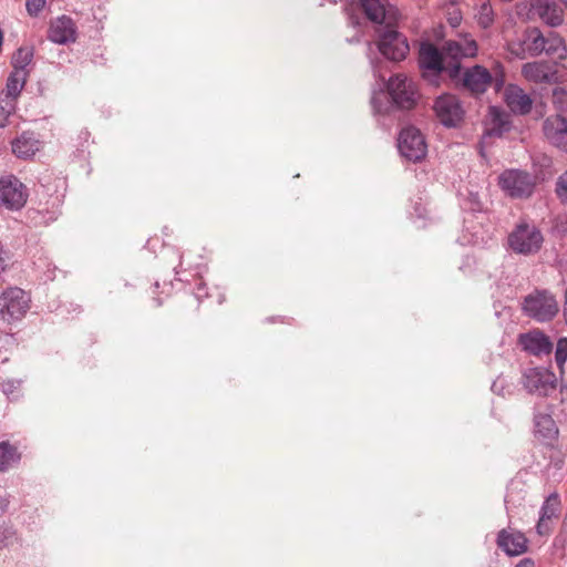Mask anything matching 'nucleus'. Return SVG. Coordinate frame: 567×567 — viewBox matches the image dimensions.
<instances>
[{"label": "nucleus", "mask_w": 567, "mask_h": 567, "mask_svg": "<svg viewBox=\"0 0 567 567\" xmlns=\"http://www.w3.org/2000/svg\"><path fill=\"white\" fill-rule=\"evenodd\" d=\"M48 39L56 44H66L76 39V28L71 18L66 16L59 17L51 22Z\"/></svg>", "instance_id": "nucleus-19"}, {"label": "nucleus", "mask_w": 567, "mask_h": 567, "mask_svg": "<svg viewBox=\"0 0 567 567\" xmlns=\"http://www.w3.org/2000/svg\"><path fill=\"white\" fill-rule=\"evenodd\" d=\"M477 23L483 28H489L494 22V11L488 0H483L478 4L477 13L475 14Z\"/></svg>", "instance_id": "nucleus-31"}, {"label": "nucleus", "mask_w": 567, "mask_h": 567, "mask_svg": "<svg viewBox=\"0 0 567 567\" xmlns=\"http://www.w3.org/2000/svg\"><path fill=\"white\" fill-rule=\"evenodd\" d=\"M30 308L28 293L18 287H10L0 295V317L11 322L20 320Z\"/></svg>", "instance_id": "nucleus-8"}, {"label": "nucleus", "mask_w": 567, "mask_h": 567, "mask_svg": "<svg viewBox=\"0 0 567 567\" xmlns=\"http://www.w3.org/2000/svg\"><path fill=\"white\" fill-rule=\"evenodd\" d=\"M534 422L535 439L546 445H551L558 435V427L553 417L546 413H538L535 415Z\"/></svg>", "instance_id": "nucleus-21"}, {"label": "nucleus", "mask_w": 567, "mask_h": 567, "mask_svg": "<svg viewBox=\"0 0 567 567\" xmlns=\"http://www.w3.org/2000/svg\"><path fill=\"white\" fill-rule=\"evenodd\" d=\"M561 513V502L557 493L550 494L544 502L539 519L536 524V532L539 536H547L553 530L551 519L558 518Z\"/></svg>", "instance_id": "nucleus-15"}, {"label": "nucleus", "mask_w": 567, "mask_h": 567, "mask_svg": "<svg viewBox=\"0 0 567 567\" xmlns=\"http://www.w3.org/2000/svg\"><path fill=\"white\" fill-rule=\"evenodd\" d=\"M555 361L561 369L567 361V337L558 339L555 351Z\"/></svg>", "instance_id": "nucleus-33"}, {"label": "nucleus", "mask_w": 567, "mask_h": 567, "mask_svg": "<svg viewBox=\"0 0 567 567\" xmlns=\"http://www.w3.org/2000/svg\"><path fill=\"white\" fill-rule=\"evenodd\" d=\"M434 106H460L458 101L455 97H451L450 101L446 104H442L440 101L435 103Z\"/></svg>", "instance_id": "nucleus-40"}, {"label": "nucleus", "mask_w": 567, "mask_h": 567, "mask_svg": "<svg viewBox=\"0 0 567 567\" xmlns=\"http://www.w3.org/2000/svg\"><path fill=\"white\" fill-rule=\"evenodd\" d=\"M522 75L529 82L550 83L556 80V70L548 62L534 61L522 66Z\"/></svg>", "instance_id": "nucleus-20"}, {"label": "nucleus", "mask_w": 567, "mask_h": 567, "mask_svg": "<svg viewBox=\"0 0 567 567\" xmlns=\"http://www.w3.org/2000/svg\"><path fill=\"white\" fill-rule=\"evenodd\" d=\"M497 546L508 556H518L527 551L528 540L526 536L513 529H502L497 535Z\"/></svg>", "instance_id": "nucleus-17"}, {"label": "nucleus", "mask_w": 567, "mask_h": 567, "mask_svg": "<svg viewBox=\"0 0 567 567\" xmlns=\"http://www.w3.org/2000/svg\"><path fill=\"white\" fill-rule=\"evenodd\" d=\"M398 147L403 157L411 162H420L427 154V144L423 134L414 126L402 128L398 138Z\"/></svg>", "instance_id": "nucleus-9"}, {"label": "nucleus", "mask_w": 567, "mask_h": 567, "mask_svg": "<svg viewBox=\"0 0 567 567\" xmlns=\"http://www.w3.org/2000/svg\"><path fill=\"white\" fill-rule=\"evenodd\" d=\"M534 9H536V1L534 3L518 2L515 6V14L518 19L527 21L532 19Z\"/></svg>", "instance_id": "nucleus-32"}, {"label": "nucleus", "mask_w": 567, "mask_h": 567, "mask_svg": "<svg viewBox=\"0 0 567 567\" xmlns=\"http://www.w3.org/2000/svg\"><path fill=\"white\" fill-rule=\"evenodd\" d=\"M361 7L369 20L382 23L385 18V9L380 0H360Z\"/></svg>", "instance_id": "nucleus-30"}, {"label": "nucleus", "mask_w": 567, "mask_h": 567, "mask_svg": "<svg viewBox=\"0 0 567 567\" xmlns=\"http://www.w3.org/2000/svg\"><path fill=\"white\" fill-rule=\"evenodd\" d=\"M350 20H351V24L355 25L358 24V21L353 19V17H350Z\"/></svg>", "instance_id": "nucleus-44"}, {"label": "nucleus", "mask_w": 567, "mask_h": 567, "mask_svg": "<svg viewBox=\"0 0 567 567\" xmlns=\"http://www.w3.org/2000/svg\"><path fill=\"white\" fill-rule=\"evenodd\" d=\"M462 86L474 96L483 95L492 86L499 93L505 83V69L501 62H494L491 70L475 64L461 71Z\"/></svg>", "instance_id": "nucleus-2"}, {"label": "nucleus", "mask_w": 567, "mask_h": 567, "mask_svg": "<svg viewBox=\"0 0 567 567\" xmlns=\"http://www.w3.org/2000/svg\"><path fill=\"white\" fill-rule=\"evenodd\" d=\"M503 99L506 106H532V97L517 84H504Z\"/></svg>", "instance_id": "nucleus-24"}, {"label": "nucleus", "mask_w": 567, "mask_h": 567, "mask_svg": "<svg viewBox=\"0 0 567 567\" xmlns=\"http://www.w3.org/2000/svg\"><path fill=\"white\" fill-rule=\"evenodd\" d=\"M522 310L537 322H548L557 316L559 305L548 290H534L524 298Z\"/></svg>", "instance_id": "nucleus-5"}, {"label": "nucleus", "mask_w": 567, "mask_h": 567, "mask_svg": "<svg viewBox=\"0 0 567 567\" xmlns=\"http://www.w3.org/2000/svg\"><path fill=\"white\" fill-rule=\"evenodd\" d=\"M437 120L445 127H458L464 121L463 109H434Z\"/></svg>", "instance_id": "nucleus-28"}, {"label": "nucleus", "mask_w": 567, "mask_h": 567, "mask_svg": "<svg viewBox=\"0 0 567 567\" xmlns=\"http://www.w3.org/2000/svg\"><path fill=\"white\" fill-rule=\"evenodd\" d=\"M544 52L554 59L564 60L567 55V47L561 37L555 32L544 35Z\"/></svg>", "instance_id": "nucleus-26"}, {"label": "nucleus", "mask_w": 567, "mask_h": 567, "mask_svg": "<svg viewBox=\"0 0 567 567\" xmlns=\"http://www.w3.org/2000/svg\"><path fill=\"white\" fill-rule=\"evenodd\" d=\"M499 187L512 198H527L535 188L533 175L519 169H507L498 177Z\"/></svg>", "instance_id": "nucleus-7"}, {"label": "nucleus", "mask_w": 567, "mask_h": 567, "mask_svg": "<svg viewBox=\"0 0 567 567\" xmlns=\"http://www.w3.org/2000/svg\"><path fill=\"white\" fill-rule=\"evenodd\" d=\"M554 106H567V91L563 87H555L551 93Z\"/></svg>", "instance_id": "nucleus-36"}, {"label": "nucleus", "mask_w": 567, "mask_h": 567, "mask_svg": "<svg viewBox=\"0 0 567 567\" xmlns=\"http://www.w3.org/2000/svg\"><path fill=\"white\" fill-rule=\"evenodd\" d=\"M28 76L21 72H11L7 79L6 87L0 92V106L13 105L25 85Z\"/></svg>", "instance_id": "nucleus-22"}, {"label": "nucleus", "mask_w": 567, "mask_h": 567, "mask_svg": "<svg viewBox=\"0 0 567 567\" xmlns=\"http://www.w3.org/2000/svg\"><path fill=\"white\" fill-rule=\"evenodd\" d=\"M446 14L447 22L452 28H457L461 24L463 17L461 10L457 8L456 4L452 3L447 8Z\"/></svg>", "instance_id": "nucleus-34"}, {"label": "nucleus", "mask_w": 567, "mask_h": 567, "mask_svg": "<svg viewBox=\"0 0 567 567\" xmlns=\"http://www.w3.org/2000/svg\"><path fill=\"white\" fill-rule=\"evenodd\" d=\"M47 0H25V9L29 16L38 17L45 6Z\"/></svg>", "instance_id": "nucleus-35"}, {"label": "nucleus", "mask_w": 567, "mask_h": 567, "mask_svg": "<svg viewBox=\"0 0 567 567\" xmlns=\"http://www.w3.org/2000/svg\"><path fill=\"white\" fill-rule=\"evenodd\" d=\"M382 85L386 87L392 101L400 106L403 103H409L412 106L417 102L419 91L415 82L404 74H395L389 79L388 82L382 78Z\"/></svg>", "instance_id": "nucleus-10"}, {"label": "nucleus", "mask_w": 567, "mask_h": 567, "mask_svg": "<svg viewBox=\"0 0 567 567\" xmlns=\"http://www.w3.org/2000/svg\"><path fill=\"white\" fill-rule=\"evenodd\" d=\"M564 318H565V321L567 324V288H566V292H565Z\"/></svg>", "instance_id": "nucleus-42"}, {"label": "nucleus", "mask_w": 567, "mask_h": 567, "mask_svg": "<svg viewBox=\"0 0 567 567\" xmlns=\"http://www.w3.org/2000/svg\"><path fill=\"white\" fill-rule=\"evenodd\" d=\"M378 49L391 61L404 60L410 51L406 37L393 29L380 33Z\"/></svg>", "instance_id": "nucleus-11"}, {"label": "nucleus", "mask_w": 567, "mask_h": 567, "mask_svg": "<svg viewBox=\"0 0 567 567\" xmlns=\"http://www.w3.org/2000/svg\"><path fill=\"white\" fill-rule=\"evenodd\" d=\"M543 131L551 145L567 152V109H559L555 114L547 116Z\"/></svg>", "instance_id": "nucleus-12"}, {"label": "nucleus", "mask_w": 567, "mask_h": 567, "mask_svg": "<svg viewBox=\"0 0 567 567\" xmlns=\"http://www.w3.org/2000/svg\"><path fill=\"white\" fill-rule=\"evenodd\" d=\"M515 567H535V563L530 558H524Z\"/></svg>", "instance_id": "nucleus-41"}, {"label": "nucleus", "mask_w": 567, "mask_h": 567, "mask_svg": "<svg viewBox=\"0 0 567 567\" xmlns=\"http://www.w3.org/2000/svg\"><path fill=\"white\" fill-rule=\"evenodd\" d=\"M556 193L563 202H567V171L559 177Z\"/></svg>", "instance_id": "nucleus-37"}, {"label": "nucleus", "mask_w": 567, "mask_h": 567, "mask_svg": "<svg viewBox=\"0 0 567 567\" xmlns=\"http://www.w3.org/2000/svg\"><path fill=\"white\" fill-rule=\"evenodd\" d=\"M544 243L543 234L534 225L522 223L508 235L509 248L520 255H534Z\"/></svg>", "instance_id": "nucleus-6"}, {"label": "nucleus", "mask_w": 567, "mask_h": 567, "mask_svg": "<svg viewBox=\"0 0 567 567\" xmlns=\"http://www.w3.org/2000/svg\"><path fill=\"white\" fill-rule=\"evenodd\" d=\"M11 114V110L0 109V127H4L7 125Z\"/></svg>", "instance_id": "nucleus-39"}, {"label": "nucleus", "mask_w": 567, "mask_h": 567, "mask_svg": "<svg viewBox=\"0 0 567 567\" xmlns=\"http://www.w3.org/2000/svg\"><path fill=\"white\" fill-rule=\"evenodd\" d=\"M478 51L477 43L472 38H463L458 41L449 40L442 47L444 58H450L447 63L458 62L464 58H474Z\"/></svg>", "instance_id": "nucleus-16"}, {"label": "nucleus", "mask_w": 567, "mask_h": 567, "mask_svg": "<svg viewBox=\"0 0 567 567\" xmlns=\"http://www.w3.org/2000/svg\"><path fill=\"white\" fill-rule=\"evenodd\" d=\"M33 60V50L28 47L19 48L11 60V64L13 66L12 72H21L24 76H29L28 66L31 64Z\"/></svg>", "instance_id": "nucleus-27"}, {"label": "nucleus", "mask_w": 567, "mask_h": 567, "mask_svg": "<svg viewBox=\"0 0 567 567\" xmlns=\"http://www.w3.org/2000/svg\"><path fill=\"white\" fill-rule=\"evenodd\" d=\"M10 261V252L6 250L3 246L0 244V274H2L9 268Z\"/></svg>", "instance_id": "nucleus-38"}, {"label": "nucleus", "mask_w": 567, "mask_h": 567, "mask_svg": "<svg viewBox=\"0 0 567 567\" xmlns=\"http://www.w3.org/2000/svg\"><path fill=\"white\" fill-rule=\"evenodd\" d=\"M25 186L14 176L0 178V203L9 209H19L27 203Z\"/></svg>", "instance_id": "nucleus-14"}, {"label": "nucleus", "mask_w": 567, "mask_h": 567, "mask_svg": "<svg viewBox=\"0 0 567 567\" xmlns=\"http://www.w3.org/2000/svg\"><path fill=\"white\" fill-rule=\"evenodd\" d=\"M20 458L21 454L17 446L6 441L0 443V472H4L19 463Z\"/></svg>", "instance_id": "nucleus-29"}, {"label": "nucleus", "mask_w": 567, "mask_h": 567, "mask_svg": "<svg viewBox=\"0 0 567 567\" xmlns=\"http://www.w3.org/2000/svg\"><path fill=\"white\" fill-rule=\"evenodd\" d=\"M524 385L530 393L547 396L556 389L557 378L555 373L548 369L534 368L525 372Z\"/></svg>", "instance_id": "nucleus-13"}, {"label": "nucleus", "mask_w": 567, "mask_h": 567, "mask_svg": "<svg viewBox=\"0 0 567 567\" xmlns=\"http://www.w3.org/2000/svg\"><path fill=\"white\" fill-rule=\"evenodd\" d=\"M536 10L539 17L551 27L563 22V10L553 0H536Z\"/></svg>", "instance_id": "nucleus-23"}, {"label": "nucleus", "mask_w": 567, "mask_h": 567, "mask_svg": "<svg viewBox=\"0 0 567 567\" xmlns=\"http://www.w3.org/2000/svg\"><path fill=\"white\" fill-rule=\"evenodd\" d=\"M417 64L422 79L433 86L440 85L443 73L452 80L458 79L461 74V64L446 63L442 50L429 41L420 43Z\"/></svg>", "instance_id": "nucleus-1"}, {"label": "nucleus", "mask_w": 567, "mask_h": 567, "mask_svg": "<svg viewBox=\"0 0 567 567\" xmlns=\"http://www.w3.org/2000/svg\"><path fill=\"white\" fill-rule=\"evenodd\" d=\"M544 34L538 28H526L506 40L505 49L511 60H526L544 53Z\"/></svg>", "instance_id": "nucleus-3"}, {"label": "nucleus", "mask_w": 567, "mask_h": 567, "mask_svg": "<svg viewBox=\"0 0 567 567\" xmlns=\"http://www.w3.org/2000/svg\"><path fill=\"white\" fill-rule=\"evenodd\" d=\"M372 106L377 107L378 105L374 103V97H372Z\"/></svg>", "instance_id": "nucleus-46"}, {"label": "nucleus", "mask_w": 567, "mask_h": 567, "mask_svg": "<svg viewBox=\"0 0 567 567\" xmlns=\"http://www.w3.org/2000/svg\"><path fill=\"white\" fill-rule=\"evenodd\" d=\"M532 109H489L488 114L484 120V134L480 143V153L484 154V146L487 140L493 136H501L503 133L508 132L514 123V117L526 115Z\"/></svg>", "instance_id": "nucleus-4"}, {"label": "nucleus", "mask_w": 567, "mask_h": 567, "mask_svg": "<svg viewBox=\"0 0 567 567\" xmlns=\"http://www.w3.org/2000/svg\"><path fill=\"white\" fill-rule=\"evenodd\" d=\"M416 210H417L420 217H425V214H424L425 209L424 208H422V209L416 208Z\"/></svg>", "instance_id": "nucleus-43"}, {"label": "nucleus", "mask_w": 567, "mask_h": 567, "mask_svg": "<svg viewBox=\"0 0 567 567\" xmlns=\"http://www.w3.org/2000/svg\"><path fill=\"white\" fill-rule=\"evenodd\" d=\"M559 2H561L563 4L567 6V0H558Z\"/></svg>", "instance_id": "nucleus-45"}, {"label": "nucleus", "mask_w": 567, "mask_h": 567, "mask_svg": "<svg viewBox=\"0 0 567 567\" xmlns=\"http://www.w3.org/2000/svg\"><path fill=\"white\" fill-rule=\"evenodd\" d=\"M40 150V142L31 134L23 133L12 142V152L21 158L32 157Z\"/></svg>", "instance_id": "nucleus-25"}, {"label": "nucleus", "mask_w": 567, "mask_h": 567, "mask_svg": "<svg viewBox=\"0 0 567 567\" xmlns=\"http://www.w3.org/2000/svg\"><path fill=\"white\" fill-rule=\"evenodd\" d=\"M519 344L534 355L540 357L553 351V342L542 330L534 329L519 336Z\"/></svg>", "instance_id": "nucleus-18"}]
</instances>
